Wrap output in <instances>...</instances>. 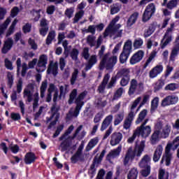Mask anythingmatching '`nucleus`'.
Wrapping results in <instances>:
<instances>
[{"label":"nucleus","mask_w":179,"mask_h":179,"mask_svg":"<svg viewBox=\"0 0 179 179\" xmlns=\"http://www.w3.org/2000/svg\"><path fill=\"white\" fill-rule=\"evenodd\" d=\"M73 125H71L68 129L65 131V133L59 137V141H64V139H73L74 138H76L78 136V134H79L82 131V128H83V125H80L77 129L76 130L75 134L73 135V136H69L72 133V131L74 129Z\"/></svg>","instance_id":"1a4fd4ad"},{"label":"nucleus","mask_w":179,"mask_h":179,"mask_svg":"<svg viewBox=\"0 0 179 179\" xmlns=\"http://www.w3.org/2000/svg\"><path fill=\"white\" fill-rule=\"evenodd\" d=\"M9 23H10V19L7 18L4 23L0 24V36L1 34H3L5 33V30L8 29V26H9Z\"/></svg>","instance_id":"58836bf2"},{"label":"nucleus","mask_w":179,"mask_h":179,"mask_svg":"<svg viewBox=\"0 0 179 179\" xmlns=\"http://www.w3.org/2000/svg\"><path fill=\"white\" fill-rule=\"evenodd\" d=\"M38 106V92H36L34 94V103H33V109L36 110Z\"/></svg>","instance_id":"69168bd1"},{"label":"nucleus","mask_w":179,"mask_h":179,"mask_svg":"<svg viewBox=\"0 0 179 179\" xmlns=\"http://www.w3.org/2000/svg\"><path fill=\"white\" fill-rule=\"evenodd\" d=\"M52 118H55L54 121H52L48 126V129H51V128L57 124V122H58V120H59V114H55L52 115L50 117V119L52 120Z\"/></svg>","instance_id":"c03bdc74"},{"label":"nucleus","mask_w":179,"mask_h":179,"mask_svg":"<svg viewBox=\"0 0 179 179\" xmlns=\"http://www.w3.org/2000/svg\"><path fill=\"white\" fill-rule=\"evenodd\" d=\"M122 134L120 132H115L110 136V143L111 146H117V145L120 144V142L122 141Z\"/></svg>","instance_id":"f3484780"},{"label":"nucleus","mask_w":179,"mask_h":179,"mask_svg":"<svg viewBox=\"0 0 179 179\" xmlns=\"http://www.w3.org/2000/svg\"><path fill=\"white\" fill-rule=\"evenodd\" d=\"M124 93H125V90L122 87H120L115 91L113 100H118V99H120V97L122 96Z\"/></svg>","instance_id":"4c0bfd02"},{"label":"nucleus","mask_w":179,"mask_h":179,"mask_svg":"<svg viewBox=\"0 0 179 179\" xmlns=\"http://www.w3.org/2000/svg\"><path fill=\"white\" fill-rule=\"evenodd\" d=\"M96 64H97V56L96 55H92L91 57H90L88 62L85 65V71L87 72V71H90V69H92V68H93L94 65H96Z\"/></svg>","instance_id":"393cba45"},{"label":"nucleus","mask_w":179,"mask_h":179,"mask_svg":"<svg viewBox=\"0 0 179 179\" xmlns=\"http://www.w3.org/2000/svg\"><path fill=\"white\" fill-rule=\"evenodd\" d=\"M24 97L27 98L28 103L33 101V85H29V90H24Z\"/></svg>","instance_id":"bb28decb"},{"label":"nucleus","mask_w":179,"mask_h":179,"mask_svg":"<svg viewBox=\"0 0 179 179\" xmlns=\"http://www.w3.org/2000/svg\"><path fill=\"white\" fill-rule=\"evenodd\" d=\"M174 26L175 24L172 23L171 24V27L167 29L164 36L162 43L161 44V48H166V47L169 45V43H171V41L173 40V31L174 30Z\"/></svg>","instance_id":"6e6552de"},{"label":"nucleus","mask_w":179,"mask_h":179,"mask_svg":"<svg viewBox=\"0 0 179 179\" xmlns=\"http://www.w3.org/2000/svg\"><path fill=\"white\" fill-rule=\"evenodd\" d=\"M131 52H132V41L128 40L124 43L122 52L119 57L120 64H125L128 61Z\"/></svg>","instance_id":"39448f33"},{"label":"nucleus","mask_w":179,"mask_h":179,"mask_svg":"<svg viewBox=\"0 0 179 179\" xmlns=\"http://www.w3.org/2000/svg\"><path fill=\"white\" fill-rule=\"evenodd\" d=\"M174 146V149H177L179 146V136H177L172 143H169L165 148V153L162 156L161 160V164L165 163L166 166H170L171 164V159H173V155H171V148Z\"/></svg>","instance_id":"f03ea898"},{"label":"nucleus","mask_w":179,"mask_h":179,"mask_svg":"<svg viewBox=\"0 0 179 179\" xmlns=\"http://www.w3.org/2000/svg\"><path fill=\"white\" fill-rule=\"evenodd\" d=\"M114 118V116L113 115H108L103 121L101 127V131H104L108 128L110 126V124L113 122V119Z\"/></svg>","instance_id":"a878e982"},{"label":"nucleus","mask_w":179,"mask_h":179,"mask_svg":"<svg viewBox=\"0 0 179 179\" xmlns=\"http://www.w3.org/2000/svg\"><path fill=\"white\" fill-rule=\"evenodd\" d=\"M174 71V67L170 66V64H168L166 68L165 71V78H169L170 75H171V72Z\"/></svg>","instance_id":"338daca9"},{"label":"nucleus","mask_w":179,"mask_h":179,"mask_svg":"<svg viewBox=\"0 0 179 179\" xmlns=\"http://www.w3.org/2000/svg\"><path fill=\"white\" fill-rule=\"evenodd\" d=\"M141 100H142V97L141 96L135 99L131 105L130 113L125 117L123 122V128L124 129H126V131H128V129H131V127H132V122H134V120H135V115H136L137 113L135 112L134 110L135 108H136L139 103H141Z\"/></svg>","instance_id":"7ed1b4c3"},{"label":"nucleus","mask_w":179,"mask_h":179,"mask_svg":"<svg viewBox=\"0 0 179 179\" xmlns=\"http://www.w3.org/2000/svg\"><path fill=\"white\" fill-rule=\"evenodd\" d=\"M177 103H178L177 95H169L162 99L161 106L162 107H169V106H174Z\"/></svg>","instance_id":"ddd939ff"},{"label":"nucleus","mask_w":179,"mask_h":179,"mask_svg":"<svg viewBox=\"0 0 179 179\" xmlns=\"http://www.w3.org/2000/svg\"><path fill=\"white\" fill-rule=\"evenodd\" d=\"M109 80L110 74L107 73L106 75H105L102 83L98 87V92H99V93L104 92V90L106 89V86L107 85V83H108Z\"/></svg>","instance_id":"c85d7f7f"},{"label":"nucleus","mask_w":179,"mask_h":179,"mask_svg":"<svg viewBox=\"0 0 179 179\" xmlns=\"http://www.w3.org/2000/svg\"><path fill=\"white\" fill-rule=\"evenodd\" d=\"M149 122V119H145L141 125L136 129V132L138 136H142V138H148L152 132V127L150 126H145Z\"/></svg>","instance_id":"423d86ee"},{"label":"nucleus","mask_w":179,"mask_h":179,"mask_svg":"<svg viewBox=\"0 0 179 179\" xmlns=\"http://www.w3.org/2000/svg\"><path fill=\"white\" fill-rule=\"evenodd\" d=\"M151 145H156L160 141V131H155L150 137Z\"/></svg>","instance_id":"473e14b6"},{"label":"nucleus","mask_w":179,"mask_h":179,"mask_svg":"<svg viewBox=\"0 0 179 179\" xmlns=\"http://www.w3.org/2000/svg\"><path fill=\"white\" fill-rule=\"evenodd\" d=\"M143 57H145V52L138 50L131 57L129 63L131 65L138 64L141 59H143Z\"/></svg>","instance_id":"2eb2a0df"},{"label":"nucleus","mask_w":179,"mask_h":179,"mask_svg":"<svg viewBox=\"0 0 179 179\" xmlns=\"http://www.w3.org/2000/svg\"><path fill=\"white\" fill-rule=\"evenodd\" d=\"M179 54V35L175 39V45L172 48L169 61L174 62L176 61V57H178Z\"/></svg>","instance_id":"4468645a"},{"label":"nucleus","mask_w":179,"mask_h":179,"mask_svg":"<svg viewBox=\"0 0 179 179\" xmlns=\"http://www.w3.org/2000/svg\"><path fill=\"white\" fill-rule=\"evenodd\" d=\"M60 96H65L69 92V85H64L59 87Z\"/></svg>","instance_id":"3c124183"},{"label":"nucleus","mask_w":179,"mask_h":179,"mask_svg":"<svg viewBox=\"0 0 179 179\" xmlns=\"http://www.w3.org/2000/svg\"><path fill=\"white\" fill-rule=\"evenodd\" d=\"M154 31H155V28H153V27H150L149 28L145 29L144 33L145 38H148V37H150V36L153 34Z\"/></svg>","instance_id":"052dcab7"},{"label":"nucleus","mask_w":179,"mask_h":179,"mask_svg":"<svg viewBox=\"0 0 179 179\" xmlns=\"http://www.w3.org/2000/svg\"><path fill=\"white\" fill-rule=\"evenodd\" d=\"M159 97H155L151 101V111H155L157 107H159Z\"/></svg>","instance_id":"09e8293b"},{"label":"nucleus","mask_w":179,"mask_h":179,"mask_svg":"<svg viewBox=\"0 0 179 179\" xmlns=\"http://www.w3.org/2000/svg\"><path fill=\"white\" fill-rule=\"evenodd\" d=\"M55 36H57V34L55 33V31L52 30L50 31L47 36L46 38V44L47 45H50L53 41V40L55 38Z\"/></svg>","instance_id":"e433bc0d"},{"label":"nucleus","mask_w":179,"mask_h":179,"mask_svg":"<svg viewBox=\"0 0 179 179\" xmlns=\"http://www.w3.org/2000/svg\"><path fill=\"white\" fill-rule=\"evenodd\" d=\"M157 54V53L156 52V51H152L150 53V57H148V59L145 62V64H144V68L145 69L148 68V66H149V65H150V62H152V61H153V59H155V58L156 57Z\"/></svg>","instance_id":"ea45409f"},{"label":"nucleus","mask_w":179,"mask_h":179,"mask_svg":"<svg viewBox=\"0 0 179 179\" xmlns=\"http://www.w3.org/2000/svg\"><path fill=\"white\" fill-rule=\"evenodd\" d=\"M12 47H13V39L8 38L4 42L1 52L3 54H7L9 51H10Z\"/></svg>","instance_id":"412c9836"},{"label":"nucleus","mask_w":179,"mask_h":179,"mask_svg":"<svg viewBox=\"0 0 179 179\" xmlns=\"http://www.w3.org/2000/svg\"><path fill=\"white\" fill-rule=\"evenodd\" d=\"M4 64L5 66L7 69H9L10 71H13V66L12 62H10V60H9V59L6 58L4 60Z\"/></svg>","instance_id":"774afa93"},{"label":"nucleus","mask_w":179,"mask_h":179,"mask_svg":"<svg viewBox=\"0 0 179 179\" xmlns=\"http://www.w3.org/2000/svg\"><path fill=\"white\" fill-rule=\"evenodd\" d=\"M78 73H79V70L74 69V71L73 72L71 79V85H75V82H76V79L78 78Z\"/></svg>","instance_id":"0e129e2a"},{"label":"nucleus","mask_w":179,"mask_h":179,"mask_svg":"<svg viewBox=\"0 0 179 179\" xmlns=\"http://www.w3.org/2000/svg\"><path fill=\"white\" fill-rule=\"evenodd\" d=\"M159 179H169V172L164 169H160L159 171Z\"/></svg>","instance_id":"13d9d810"},{"label":"nucleus","mask_w":179,"mask_h":179,"mask_svg":"<svg viewBox=\"0 0 179 179\" xmlns=\"http://www.w3.org/2000/svg\"><path fill=\"white\" fill-rule=\"evenodd\" d=\"M48 62V57L45 55H41L39 56L38 60L36 64V72H44L47 68V64Z\"/></svg>","instance_id":"9d476101"},{"label":"nucleus","mask_w":179,"mask_h":179,"mask_svg":"<svg viewBox=\"0 0 179 179\" xmlns=\"http://www.w3.org/2000/svg\"><path fill=\"white\" fill-rule=\"evenodd\" d=\"M125 117V112L124 110L121 111L120 113H117L115 116L114 120V125L115 127H117V125H120L122 121H124V117Z\"/></svg>","instance_id":"7c9ffc66"},{"label":"nucleus","mask_w":179,"mask_h":179,"mask_svg":"<svg viewBox=\"0 0 179 179\" xmlns=\"http://www.w3.org/2000/svg\"><path fill=\"white\" fill-rule=\"evenodd\" d=\"M118 20H120V16H116L112 20L108 27L106 28L103 37H113V38H118V37H122V31L124 29H121V24H115Z\"/></svg>","instance_id":"f257e3e1"},{"label":"nucleus","mask_w":179,"mask_h":179,"mask_svg":"<svg viewBox=\"0 0 179 179\" xmlns=\"http://www.w3.org/2000/svg\"><path fill=\"white\" fill-rule=\"evenodd\" d=\"M178 89V84L177 83H170L165 87V90H170L171 92H174Z\"/></svg>","instance_id":"5fc2aeb1"},{"label":"nucleus","mask_w":179,"mask_h":179,"mask_svg":"<svg viewBox=\"0 0 179 179\" xmlns=\"http://www.w3.org/2000/svg\"><path fill=\"white\" fill-rule=\"evenodd\" d=\"M153 16V14L151 13H148V10H145L143 15V22H148V20H150V17Z\"/></svg>","instance_id":"680f3d73"},{"label":"nucleus","mask_w":179,"mask_h":179,"mask_svg":"<svg viewBox=\"0 0 179 179\" xmlns=\"http://www.w3.org/2000/svg\"><path fill=\"white\" fill-rule=\"evenodd\" d=\"M150 156L145 155L140 161L138 166L141 169H146L150 167Z\"/></svg>","instance_id":"b1692460"},{"label":"nucleus","mask_w":179,"mask_h":179,"mask_svg":"<svg viewBox=\"0 0 179 179\" xmlns=\"http://www.w3.org/2000/svg\"><path fill=\"white\" fill-rule=\"evenodd\" d=\"M48 74L52 73L53 76L58 75V63H52L51 62L49 64L48 69L47 70Z\"/></svg>","instance_id":"cd10ccee"},{"label":"nucleus","mask_w":179,"mask_h":179,"mask_svg":"<svg viewBox=\"0 0 179 179\" xmlns=\"http://www.w3.org/2000/svg\"><path fill=\"white\" fill-rule=\"evenodd\" d=\"M142 45H143V39L138 38L134 40V48H136V50L141 48Z\"/></svg>","instance_id":"49530a36"},{"label":"nucleus","mask_w":179,"mask_h":179,"mask_svg":"<svg viewBox=\"0 0 179 179\" xmlns=\"http://www.w3.org/2000/svg\"><path fill=\"white\" fill-rule=\"evenodd\" d=\"M86 92H83L80 93L78 97L76 99L75 103L76 104V109L73 113V117H78L79 113H80V110H82V107L85 105V102L83 101L85 97H86Z\"/></svg>","instance_id":"0eeeda50"},{"label":"nucleus","mask_w":179,"mask_h":179,"mask_svg":"<svg viewBox=\"0 0 179 179\" xmlns=\"http://www.w3.org/2000/svg\"><path fill=\"white\" fill-rule=\"evenodd\" d=\"M138 178V169L136 168L131 169L127 176L128 179H136Z\"/></svg>","instance_id":"a19ab883"},{"label":"nucleus","mask_w":179,"mask_h":179,"mask_svg":"<svg viewBox=\"0 0 179 179\" xmlns=\"http://www.w3.org/2000/svg\"><path fill=\"white\" fill-rule=\"evenodd\" d=\"M179 0H171L166 3V8L168 9H174V8H177L178 5Z\"/></svg>","instance_id":"de8ad7c7"},{"label":"nucleus","mask_w":179,"mask_h":179,"mask_svg":"<svg viewBox=\"0 0 179 179\" xmlns=\"http://www.w3.org/2000/svg\"><path fill=\"white\" fill-rule=\"evenodd\" d=\"M99 141H100L99 137L92 138L86 146L87 152L92 150L99 143Z\"/></svg>","instance_id":"2f4dec72"},{"label":"nucleus","mask_w":179,"mask_h":179,"mask_svg":"<svg viewBox=\"0 0 179 179\" xmlns=\"http://www.w3.org/2000/svg\"><path fill=\"white\" fill-rule=\"evenodd\" d=\"M118 62V57L113 55L110 57V53H106L103 57L99 64V69L103 70L104 68L108 71L113 69Z\"/></svg>","instance_id":"20e7f679"},{"label":"nucleus","mask_w":179,"mask_h":179,"mask_svg":"<svg viewBox=\"0 0 179 179\" xmlns=\"http://www.w3.org/2000/svg\"><path fill=\"white\" fill-rule=\"evenodd\" d=\"M121 9V4L115 3L111 6L110 14L115 15V13H118Z\"/></svg>","instance_id":"37998d69"},{"label":"nucleus","mask_w":179,"mask_h":179,"mask_svg":"<svg viewBox=\"0 0 179 179\" xmlns=\"http://www.w3.org/2000/svg\"><path fill=\"white\" fill-rule=\"evenodd\" d=\"M138 87H143V84L142 83H138V81L136 79H132L130 82L129 94H134Z\"/></svg>","instance_id":"6ab92c4d"},{"label":"nucleus","mask_w":179,"mask_h":179,"mask_svg":"<svg viewBox=\"0 0 179 179\" xmlns=\"http://www.w3.org/2000/svg\"><path fill=\"white\" fill-rule=\"evenodd\" d=\"M121 150H122V147L119 145L116 149L109 152L107 159H115V157H118L120 153H121Z\"/></svg>","instance_id":"c756f323"},{"label":"nucleus","mask_w":179,"mask_h":179,"mask_svg":"<svg viewBox=\"0 0 179 179\" xmlns=\"http://www.w3.org/2000/svg\"><path fill=\"white\" fill-rule=\"evenodd\" d=\"M164 67L162 64H158L152 68L149 73V77L150 79H155V78H157L158 75H160L162 72H163Z\"/></svg>","instance_id":"a211bd4d"},{"label":"nucleus","mask_w":179,"mask_h":179,"mask_svg":"<svg viewBox=\"0 0 179 179\" xmlns=\"http://www.w3.org/2000/svg\"><path fill=\"white\" fill-rule=\"evenodd\" d=\"M83 15H85V11L82 10L76 13L73 18V23H78L80 20V18L83 17Z\"/></svg>","instance_id":"603ef678"},{"label":"nucleus","mask_w":179,"mask_h":179,"mask_svg":"<svg viewBox=\"0 0 179 179\" xmlns=\"http://www.w3.org/2000/svg\"><path fill=\"white\" fill-rule=\"evenodd\" d=\"M162 155H163V145H159L154 152L152 158L153 162H155V163H157V162L160 160Z\"/></svg>","instance_id":"5701e85b"},{"label":"nucleus","mask_w":179,"mask_h":179,"mask_svg":"<svg viewBox=\"0 0 179 179\" xmlns=\"http://www.w3.org/2000/svg\"><path fill=\"white\" fill-rule=\"evenodd\" d=\"M47 80H45L42 82L41 86V99L44 98V96L45 95V90H47Z\"/></svg>","instance_id":"8fccbe9b"},{"label":"nucleus","mask_w":179,"mask_h":179,"mask_svg":"<svg viewBox=\"0 0 179 179\" xmlns=\"http://www.w3.org/2000/svg\"><path fill=\"white\" fill-rule=\"evenodd\" d=\"M72 59H73V61H78V57L79 55V50L76 48H73L70 54Z\"/></svg>","instance_id":"bf43d9fd"},{"label":"nucleus","mask_w":179,"mask_h":179,"mask_svg":"<svg viewBox=\"0 0 179 179\" xmlns=\"http://www.w3.org/2000/svg\"><path fill=\"white\" fill-rule=\"evenodd\" d=\"M145 148H146V141H141L139 143L136 144L134 150L131 148V153L134 157H141Z\"/></svg>","instance_id":"f8f14e48"},{"label":"nucleus","mask_w":179,"mask_h":179,"mask_svg":"<svg viewBox=\"0 0 179 179\" xmlns=\"http://www.w3.org/2000/svg\"><path fill=\"white\" fill-rule=\"evenodd\" d=\"M138 16L139 13L136 12L133 13L127 20V27H131L133 24H135L136 20H138Z\"/></svg>","instance_id":"72a5a7b5"},{"label":"nucleus","mask_w":179,"mask_h":179,"mask_svg":"<svg viewBox=\"0 0 179 179\" xmlns=\"http://www.w3.org/2000/svg\"><path fill=\"white\" fill-rule=\"evenodd\" d=\"M146 115H148V110L143 109L141 110L138 114L137 120H136V125L141 124V122H142V121L146 118Z\"/></svg>","instance_id":"c9c22d12"},{"label":"nucleus","mask_w":179,"mask_h":179,"mask_svg":"<svg viewBox=\"0 0 179 179\" xmlns=\"http://www.w3.org/2000/svg\"><path fill=\"white\" fill-rule=\"evenodd\" d=\"M36 161V155L33 152H28L25 155L24 162L26 164H31Z\"/></svg>","instance_id":"f704fd0d"},{"label":"nucleus","mask_w":179,"mask_h":179,"mask_svg":"<svg viewBox=\"0 0 179 179\" xmlns=\"http://www.w3.org/2000/svg\"><path fill=\"white\" fill-rule=\"evenodd\" d=\"M76 96H78V90L76 89H74L70 94L69 99L68 101L69 104H73L75 99H76Z\"/></svg>","instance_id":"79ce46f5"},{"label":"nucleus","mask_w":179,"mask_h":179,"mask_svg":"<svg viewBox=\"0 0 179 179\" xmlns=\"http://www.w3.org/2000/svg\"><path fill=\"white\" fill-rule=\"evenodd\" d=\"M150 99V96L149 95H145L143 98V101H141V103H140L139 106L138 107L137 110H136V113H138V111H139V110H141V107H143V106H145V104L147 103L148 101H149V99Z\"/></svg>","instance_id":"4d7b16f0"},{"label":"nucleus","mask_w":179,"mask_h":179,"mask_svg":"<svg viewBox=\"0 0 179 179\" xmlns=\"http://www.w3.org/2000/svg\"><path fill=\"white\" fill-rule=\"evenodd\" d=\"M83 148H85V145L80 144L76 154L73 155L71 158V163L75 164L80 160V157H82V150H83Z\"/></svg>","instance_id":"4be33fe9"},{"label":"nucleus","mask_w":179,"mask_h":179,"mask_svg":"<svg viewBox=\"0 0 179 179\" xmlns=\"http://www.w3.org/2000/svg\"><path fill=\"white\" fill-rule=\"evenodd\" d=\"M134 159H135V157H134V154H132V147H130L127 150L123 158L124 166H128V164H129V162H132Z\"/></svg>","instance_id":"aec40b11"},{"label":"nucleus","mask_w":179,"mask_h":179,"mask_svg":"<svg viewBox=\"0 0 179 179\" xmlns=\"http://www.w3.org/2000/svg\"><path fill=\"white\" fill-rule=\"evenodd\" d=\"M63 142L61 143L59 149L62 152H65V150H68V148H69V145L66 142L68 139H63Z\"/></svg>","instance_id":"e2e57ef3"},{"label":"nucleus","mask_w":179,"mask_h":179,"mask_svg":"<svg viewBox=\"0 0 179 179\" xmlns=\"http://www.w3.org/2000/svg\"><path fill=\"white\" fill-rule=\"evenodd\" d=\"M17 24V20H14V21L12 22L10 27H9L6 36H10V34H13V31H15V27Z\"/></svg>","instance_id":"6e6d98bb"},{"label":"nucleus","mask_w":179,"mask_h":179,"mask_svg":"<svg viewBox=\"0 0 179 179\" xmlns=\"http://www.w3.org/2000/svg\"><path fill=\"white\" fill-rule=\"evenodd\" d=\"M87 44L90 45V47H96V48H99L103 43V36H99L96 41V36L93 35H89L87 36Z\"/></svg>","instance_id":"9b49d317"},{"label":"nucleus","mask_w":179,"mask_h":179,"mask_svg":"<svg viewBox=\"0 0 179 179\" xmlns=\"http://www.w3.org/2000/svg\"><path fill=\"white\" fill-rule=\"evenodd\" d=\"M170 131H171V127L169 124H166L162 131V137L164 138H169V135H170Z\"/></svg>","instance_id":"864d4df0"},{"label":"nucleus","mask_w":179,"mask_h":179,"mask_svg":"<svg viewBox=\"0 0 179 179\" xmlns=\"http://www.w3.org/2000/svg\"><path fill=\"white\" fill-rule=\"evenodd\" d=\"M145 10L148 12V13H152V15H155V13L156 12V6L153 3H149L146 7H145Z\"/></svg>","instance_id":"a18cd8bd"},{"label":"nucleus","mask_w":179,"mask_h":179,"mask_svg":"<svg viewBox=\"0 0 179 179\" xmlns=\"http://www.w3.org/2000/svg\"><path fill=\"white\" fill-rule=\"evenodd\" d=\"M120 75L123 77L120 80V86H127L129 83V69H123L120 71Z\"/></svg>","instance_id":"dca6fc26"}]
</instances>
